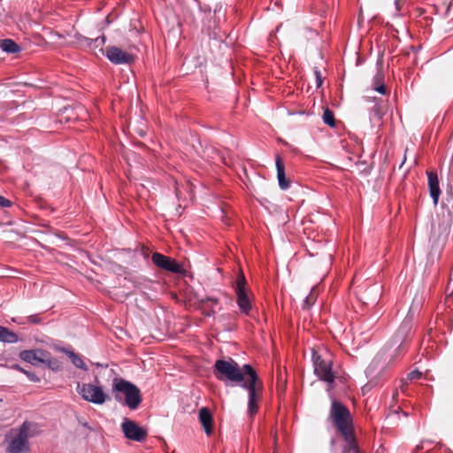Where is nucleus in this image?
<instances>
[{
    "label": "nucleus",
    "mask_w": 453,
    "mask_h": 453,
    "mask_svg": "<svg viewBox=\"0 0 453 453\" xmlns=\"http://www.w3.org/2000/svg\"><path fill=\"white\" fill-rule=\"evenodd\" d=\"M213 372L218 380L240 384L248 391V412L250 417H253L258 411V402L261 399L263 389V382L254 368L250 365H244L241 367L232 358L219 359L215 362Z\"/></svg>",
    "instance_id": "f257e3e1"
},
{
    "label": "nucleus",
    "mask_w": 453,
    "mask_h": 453,
    "mask_svg": "<svg viewBox=\"0 0 453 453\" xmlns=\"http://www.w3.org/2000/svg\"><path fill=\"white\" fill-rule=\"evenodd\" d=\"M329 418L343 436L347 445L343 453H359L353 430V421L349 409L341 402L333 400L331 403Z\"/></svg>",
    "instance_id": "f03ea898"
},
{
    "label": "nucleus",
    "mask_w": 453,
    "mask_h": 453,
    "mask_svg": "<svg viewBox=\"0 0 453 453\" xmlns=\"http://www.w3.org/2000/svg\"><path fill=\"white\" fill-rule=\"evenodd\" d=\"M112 393L117 402L127 406L132 411L138 409L142 401L140 388L124 379L114 380Z\"/></svg>",
    "instance_id": "7ed1b4c3"
},
{
    "label": "nucleus",
    "mask_w": 453,
    "mask_h": 453,
    "mask_svg": "<svg viewBox=\"0 0 453 453\" xmlns=\"http://www.w3.org/2000/svg\"><path fill=\"white\" fill-rule=\"evenodd\" d=\"M312 361L315 374L330 386L334 382L335 375L332 370L333 361L326 356L323 357L317 351H312Z\"/></svg>",
    "instance_id": "20e7f679"
},
{
    "label": "nucleus",
    "mask_w": 453,
    "mask_h": 453,
    "mask_svg": "<svg viewBox=\"0 0 453 453\" xmlns=\"http://www.w3.org/2000/svg\"><path fill=\"white\" fill-rule=\"evenodd\" d=\"M76 390L85 401L95 404H103L108 398V395L104 392L101 387L91 383L81 384L78 382Z\"/></svg>",
    "instance_id": "39448f33"
},
{
    "label": "nucleus",
    "mask_w": 453,
    "mask_h": 453,
    "mask_svg": "<svg viewBox=\"0 0 453 453\" xmlns=\"http://www.w3.org/2000/svg\"><path fill=\"white\" fill-rule=\"evenodd\" d=\"M246 279L244 274L241 273L235 282V293L237 296V304L242 313L249 316L252 309V304L246 291Z\"/></svg>",
    "instance_id": "423d86ee"
},
{
    "label": "nucleus",
    "mask_w": 453,
    "mask_h": 453,
    "mask_svg": "<svg viewBox=\"0 0 453 453\" xmlns=\"http://www.w3.org/2000/svg\"><path fill=\"white\" fill-rule=\"evenodd\" d=\"M121 430L127 439L138 442L145 441L148 436L146 428L127 418H125L121 423Z\"/></svg>",
    "instance_id": "0eeeda50"
},
{
    "label": "nucleus",
    "mask_w": 453,
    "mask_h": 453,
    "mask_svg": "<svg viewBox=\"0 0 453 453\" xmlns=\"http://www.w3.org/2000/svg\"><path fill=\"white\" fill-rule=\"evenodd\" d=\"M29 430V423L25 421L20 426L17 436L12 440L7 453H21L27 449V433Z\"/></svg>",
    "instance_id": "6e6552de"
},
{
    "label": "nucleus",
    "mask_w": 453,
    "mask_h": 453,
    "mask_svg": "<svg viewBox=\"0 0 453 453\" xmlns=\"http://www.w3.org/2000/svg\"><path fill=\"white\" fill-rule=\"evenodd\" d=\"M105 51L107 58L115 65L130 64L134 59V56L128 50H123L117 46H108Z\"/></svg>",
    "instance_id": "1a4fd4ad"
},
{
    "label": "nucleus",
    "mask_w": 453,
    "mask_h": 453,
    "mask_svg": "<svg viewBox=\"0 0 453 453\" xmlns=\"http://www.w3.org/2000/svg\"><path fill=\"white\" fill-rule=\"evenodd\" d=\"M151 260L157 267L165 271L174 273H183L182 266L178 264L175 259L161 253L154 252L151 256Z\"/></svg>",
    "instance_id": "9d476101"
},
{
    "label": "nucleus",
    "mask_w": 453,
    "mask_h": 453,
    "mask_svg": "<svg viewBox=\"0 0 453 453\" xmlns=\"http://www.w3.org/2000/svg\"><path fill=\"white\" fill-rule=\"evenodd\" d=\"M19 357L22 360L32 365H36L38 363H46L48 351L39 349L32 350H23L20 352Z\"/></svg>",
    "instance_id": "9b49d317"
},
{
    "label": "nucleus",
    "mask_w": 453,
    "mask_h": 453,
    "mask_svg": "<svg viewBox=\"0 0 453 453\" xmlns=\"http://www.w3.org/2000/svg\"><path fill=\"white\" fill-rule=\"evenodd\" d=\"M427 178L430 196L433 199L434 204L437 205L441 195L437 173L434 171L428 172Z\"/></svg>",
    "instance_id": "f8f14e48"
},
{
    "label": "nucleus",
    "mask_w": 453,
    "mask_h": 453,
    "mask_svg": "<svg viewBox=\"0 0 453 453\" xmlns=\"http://www.w3.org/2000/svg\"><path fill=\"white\" fill-rule=\"evenodd\" d=\"M199 421L207 435H211L213 431V417L210 410L206 407L199 411Z\"/></svg>",
    "instance_id": "ddd939ff"
},
{
    "label": "nucleus",
    "mask_w": 453,
    "mask_h": 453,
    "mask_svg": "<svg viewBox=\"0 0 453 453\" xmlns=\"http://www.w3.org/2000/svg\"><path fill=\"white\" fill-rule=\"evenodd\" d=\"M275 163L277 168V178L279 181V186L281 189H287L289 188L290 182L286 178L285 166L282 158L279 155L276 156Z\"/></svg>",
    "instance_id": "4468645a"
},
{
    "label": "nucleus",
    "mask_w": 453,
    "mask_h": 453,
    "mask_svg": "<svg viewBox=\"0 0 453 453\" xmlns=\"http://www.w3.org/2000/svg\"><path fill=\"white\" fill-rule=\"evenodd\" d=\"M0 342L14 343L18 342V335L7 327L0 326Z\"/></svg>",
    "instance_id": "2eb2a0df"
},
{
    "label": "nucleus",
    "mask_w": 453,
    "mask_h": 453,
    "mask_svg": "<svg viewBox=\"0 0 453 453\" xmlns=\"http://www.w3.org/2000/svg\"><path fill=\"white\" fill-rule=\"evenodd\" d=\"M0 48L7 53H18L20 47L12 39H4L0 41Z\"/></svg>",
    "instance_id": "dca6fc26"
},
{
    "label": "nucleus",
    "mask_w": 453,
    "mask_h": 453,
    "mask_svg": "<svg viewBox=\"0 0 453 453\" xmlns=\"http://www.w3.org/2000/svg\"><path fill=\"white\" fill-rule=\"evenodd\" d=\"M63 351L68 355V357L72 360V363L73 364L74 366L81 368L82 370H85V371L88 370L86 364L84 363V361L81 359V357L80 356H78L77 354H75L73 351L65 350V349H63Z\"/></svg>",
    "instance_id": "f3484780"
},
{
    "label": "nucleus",
    "mask_w": 453,
    "mask_h": 453,
    "mask_svg": "<svg viewBox=\"0 0 453 453\" xmlns=\"http://www.w3.org/2000/svg\"><path fill=\"white\" fill-rule=\"evenodd\" d=\"M319 291L317 287H313L309 295L306 296L303 308V309H310L316 302L318 298Z\"/></svg>",
    "instance_id": "a211bd4d"
},
{
    "label": "nucleus",
    "mask_w": 453,
    "mask_h": 453,
    "mask_svg": "<svg viewBox=\"0 0 453 453\" xmlns=\"http://www.w3.org/2000/svg\"><path fill=\"white\" fill-rule=\"evenodd\" d=\"M322 119L325 124L331 127H335L334 114L329 108L324 110Z\"/></svg>",
    "instance_id": "6ab92c4d"
},
{
    "label": "nucleus",
    "mask_w": 453,
    "mask_h": 453,
    "mask_svg": "<svg viewBox=\"0 0 453 453\" xmlns=\"http://www.w3.org/2000/svg\"><path fill=\"white\" fill-rule=\"evenodd\" d=\"M48 367L50 369H51L52 371H60L62 369V364L59 360H58L57 358H52L50 357V354L48 352V357H47V360H46V363Z\"/></svg>",
    "instance_id": "aec40b11"
},
{
    "label": "nucleus",
    "mask_w": 453,
    "mask_h": 453,
    "mask_svg": "<svg viewBox=\"0 0 453 453\" xmlns=\"http://www.w3.org/2000/svg\"><path fill=\"white\" fill-rule=\"evenodd\" d=\"M314 74L316 78V87L320 88L323 84L324 78L322 77L320 71L317 67L314 69Z\"/></svg>",
    "instance_id": "412c9836"
},
{
    "label": "nucleus",
    "mask_w": 453,
    "mask_h": 453,
    "mask_svg": "<svg viewBox=\"0 0 453 453\" xmlns=\"http://www.w3.org/2000/svg\"><path fill=\"white\" fill-rule=\"evenodd\" d=\"M422 377V372L418 371V370H414L411 372L408 373L407 375V380H417V379H419Z\"/></svg>",
    "instance_id": "4be33fe9"
},
{
    "label": "nucleus",
    "mask_w": 453,
    "mask_h": 453,
    "mask_svg": "<svg viewBox=\"0 0 453 453\" xmlns=\"http://www.w3.org/2000/svg\"><path fill=\"white\" fill-rule=\"evenodd\" d=\"M374 85H380L384 82V75L380 70H379L373 79Z\"/></svg>",
    "instance_id": "5701e85b"
},
{
    "label": "nucleus",
    "mask_w": 453,
    "mask_h": 453,
    "mask_svg": "<svg viewBox=\"0 0 453 453\" xmlns=\"http://www.w3.org/2000/svg\"><path fill=\"white\" fill-rule=\"evenodd\" d=\"M17 369L19 370L20 372H24L25 374H27L31 381L37 382L40 380L39 378L35 373L27 372L24 369L19 368L18 365H17Z\"/></svg>",
    "instance_id": "b1692460"
},
{
    "label": "nucleus",
    "mask_w": 453,
    "mask_h": 453,
    "mask_svg": "<svg viewBox=\"0 0 453 453\" xmlns=\"http://www.w3.org/2000/svg\"><path fill=\"white\" fill-rule=\"evenodd\" d=\"M0 206L1 207H11L12 202L9 199H6L5 197L0 196Z\"/></svg>",
    "instance_id": "393cba45"
},
{
    "label": "nucleus",
    "mask_w": 453,
    "mask_h": 453,
    "mask_svg": "<svg viewBox=\"0 0 453 453\" xmlns=\"http://www.w3.org/2000/svg\"><path fill=\"white\" fill-rule=\"evenodd\" d=\"M27 321L33 324H39L41 322V319L38 315H31L27 317Z\"/></svg>",
    "instance_id": "a878e982"
},
{
    "label": "nucleus",
    "mask_w": 453,
    "mask_h": 453,
    "mask_svg": "<svg viewBox=\"0 0 453 453\" xmlns=\"http://www.w3.org/2000/svg\"><path fill=\"white\" fill-rule=\"evenodd\" d=\"M405 3H406V0H395V6L396 12H400Z\"/></svg>",
    "instance_id": "bb28decb"
},
{
    "label": "nucleus",
    "mask_w": 453,
    "mask_h": 453,
    "mask_svg": "<svg viewBox=\"0 0 453 453\" xmlns=\"http://www.w3.org/2000/svg\"><path fill=\"white\" fill-rule=\"evenodd\" d=\"M374 89L380 94H383V95L386 94V86H385L384 82L380 85H376L374 87Z\"/></svg>",
    "instance_id": "cd10ccee"
},
{
    "label": "nucleus",
    "mask_w": 453,
    "mask_h": 453,
    "mask_svg": "<svg viewBox=\"0 0 453 453\" xmlns=\"http://www.w3.org/2000/svg\"><path fill=\"white\" fill-rule=\"evenodd\" d=\"M206 302H211L212 303L217 304L219 300L217 298H214V297H207L205 299H202L201 300L202 303H204Z\"/></svg>",
    "instance_id": "c85d7f7f"
},
{
    "label": "nucleus",
    "mask_w": 453,
    "mask_h": 453,
    "mask_svg": "<svg viewBox=\"0 0 453 453\" xmlns=\"http://www.w3.org/2000/svg\"><path fill=\"white\" fill-rule=\"evenodd\" d=\"M407 388H408V382L405 380H402L401 384H400V389L402 390V392H405Z\"/></svg>",
    "instance_id": "c756f323"
},
{
    "label": "nucleus",
    "mask_w": 453,
    "mask_h": 453,
    "mask_svg": "<svg viewBox=\"0 0 453 453\" xmlns=\"http://www.w3.org/2000/svg\"><path fill=\"white\" fill-rule=\"evenodd\" d=\"M410 328V323L407 322V321H404L402 325V329L403 330H406V329H409Z\"/></svg>",
    "instance_id": "7c9ffc66"
},
{
    "label": "nucleus",
    "mask_w": 453,
    "mask_h": 453,
    "mask_svg": "<svg viewBox=\"0 0 453 453\" xmlns=\"http://www.w3.org/2000/svg\"><path fill=\"white\" fill-rule=\"evenodd\" d=\"M407 151H408V149L405 150L404 157H403V162L401 163L399 168H402L403 165H404V163L406 162V159H407L406 153H407Z\"/></svg>",
    "instance_id": "2f4dec72"
},
{
    "label": "nucleus",
    "mask_w": 453,
    "mask_h": 453,
    "mask_svg": "<svg viewBox=\"0 0 453 453\" xmlns=\"http://www.w3.org/2000/svg\"><path fill=\"white\" fill-rule=\"evenodd\" d=\"M187 14H188V17L193 20L194 19V17L192 15V13H189V12H187Z\"/></svg>",
    "instance_id": "473e14b6"
},
{
    "label": "nucleus",
    "mask_w": 453,
    "mask_h": 453,
    "mask_svg": "<svg viewBox=\"0 0 453 453\" xmlns=\"http://www.w3.org/2000/svg\"><path fill=\"white\" fill-rule=\"evenodd\" d=\"M422 449V446H420V445H418V446L416 447V450H419V449Z\"/></svg>",
    "instance_id": "72a5a7b5"
},
{
    "label": "nucleus",
    "mask_w": 453,
    "mask_h": 453,
    "mask_svg": "<svg viewBox=\"0 0 453 453\" xmlns=\"http://www.w3.org/2000/svg\"><path fill=\"white\" fill-rule=\"evenodd\" d=\"M214 312H215L214 311H211L208 312L207 315L211 316V314H214Z\"/></svg>",
    "instance_id": "f704fd0d"
},
{
    "label": "nucleus",
    "mask_w": 453,
    "mask_h": 453,
    "mask_svg": "<svg viewBox=\"0 0 453 453\" xmlns=\"http://www.w3.org/2000/svg\"><path fill=\"white\" fill-rule=\"evenodd\" d=\"M81 38L82 40L86 41V42L89 41L88 39H87V38H85V37H82V36H81Z\"/></svg>",
    "instance_id": "c9c22d12"
}]
</instances>
